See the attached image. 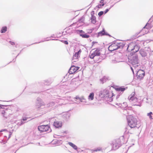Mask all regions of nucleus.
<instances>
[{"instance_id": "obj_22", "label": "nucleus", "mask_w": 153, "mask_h": 153, "mask_svg": "<svg viewBox=\"0 0 153 153\" xmlns=\"http://www.w3.org/2000/svg\"><path fill=\"white\" fill-rule=\"evenodd\" d=\"M68 144L71 146L75 150H76L77 149V146L75 144H74L71 142H69Z\"/></svg>"}, {"instance_id": "obj_49", "label": "nucleus", "mask_w": 153, "mask_h": 153, "mask_svg": "<svg viewBox=\"0 0 153 153\" xmlns=\"http://www.w3.org/2000/svg\"><path fill=\"white\" fill-rule=\"evenodd\" d=\"M66 115H67V116H68V117H69V114H66Z\"/></svg>"}, {"instance_id": "obj_1", "label": "nucleus", "mask_w": 153, "mask_h": 153, "mask_svg": "<svg viewBox=\"0 0 153 153\" xmlns=\"http://www.w3.org/2000/svg\"><path fill=\"white\" fill-rule=\"evenodd\" d=\"M128 59L129 62L132 64L133 67L135 68H137L140 66L139 59L137 55L134 54L129 56L128 58Z\"/></svg>"}, {"instance_id": "obj_44", "label": "nucleus", "mask_w": 153, "mask_h": 153, "mask_svg": "<svg viewBox=\"0 0 153 153\" xmlns=\"http://www.w3.org/2000/svg\"><path fill=\"white\" fill-rule=\"evenodd\" d=\"M4 131H6L7 130L5 129H2L0 131V132H2Z\"/></svg>"}, {"instance_id": "obj_33", "label": "nucleus", "mask_w": 153, "mask_h": 153, "mask_svg": "<svg viewBox=\"0 0 153 153\" xmlns=\"http://www.w3.org/2000/svg\"><path fill=\"white\" fill-rule=\"evenodd\" d=\"M138 50L139 49L137 48H137H135V49L133 51V52L135 53L137 52L138 51Z\"/></svg>"}, {"instance_id": "obj_7", "label": "nucleus", "mask_w": 153, "mask_h": 153, "mask_svg": "<svg viewBox=\"0 0 153 153\" xmlns=\"http://www.w3.org/2000/svg\"><path fill=\"white\" fill-rule=\"evenodd\" d=\"M49 126L48 125H43L38 126V129L41 132H44L49 131L50 129Z\"/></svg>"}, {"instance_id": "obj_15", "label": "nucleus", "mask_w": 153, "mask_h": 153, "mask_svg": "<svg viewBox=\"0 0 153 153\" xmlns=\"http://www.w3.org/2000/svg\"><path fill=\"white\" fill-rule=\"evenodd\" d=\"M139 52L142 57H145L147 56L146 52L143 49H140L139 51Z\"/></svg>"}, {"instance_id": "obj_18", "label": "nucleus", "mask_w": 153, "mask_h": 153, "mask_svg": "<svg viewBox=\"0 0 153 153\" xmlns=\"http://www.w3.org/2000/svg\"><path fill=\"white\" fill-rule=\"evenodd\" d=\"M99 35L101 36L106 35L110 36L109 34H107L105 33L104 29H103L102 31H100L99 33Z\"/></svg>"}, {"instance_id": "obj_46", "label": "nucleus", "mask_w": 153, "mask_h": 153, "mask_svg": "<svg viewBox=\"0 0 153 153\" xmlns=\"http://www.w3.org/2000/svg\"><path fill=\"white\" fill-rule=\"evenodd\" d=\"M119 96H120V95H117V96L116 99H117L118 98H119Z\"/></svg>"}, {"instance_id": "obj_3", "label": "nucleus", "mask_w": 153, "mask_h": 153, "mask_svg": "<svg viewBox=\"0 0 153 153\" xmlns=\"http://www.w3.org/2000/svg\"><path fill=\"white\" fill-rule=\"evenodd\" d=\"M99 95L101 97L109 98L110 99L108 100L110 102L112 101V97L114 96L113 93L111 92H109L107 90L101 91L99 94Z\"/></svg>"}, {"instance_id": "obj_20", "label": "nucleus", "mask_w": 153, "mask_h": 153, "mask_svg": "<svg viewBox=\"0 0 153 153\" xmlns=\"http://www.w3.org/2000/svg\"><path fill=\"white\" fill-rule=\"evenodd\" d=\"M125 89H126L125 88L123 87H120L116 88L117 91L119 92L120 91L121 92L123 91Z\"/></svg>"}, {"instance_id": "obj_11", "label": "nucleus", "mask_w": 153, "mask_h": 153, "mask_svg": "<svg viewBox=\"0 0 153 153\" xmlns=\"http://www.w3.org/2000/svg\"><path fill=\"white\" fill-rule=\"evenodd\" d=\"M79 68L78 67H75L74 66H72L70 69L69 73L70 74H73L78 70Z\"/></svg>"}, {"instance_id": "obj_31", "label": "nucleus", "mask_w": 153, "mask_h": 153, "mask_svg": "<svg viewBox=\"0 0 153 153\" xmlns=\"http://www.w3.org/2000/svg\"><path fill=\"white\" fill-rule=\"evenodd\" d=\"M85 99L83 97H81V100L80 102H85Z\"/></svg>"}, {"instance_id": "obj_35", "label": "nucleus", "mask_w": 153, "mask_h": 153, "mask_svg": "<svg viewBox=\"0 0 153 153\" xmlns=\"http://www.w3.org/2000/svg\"><path fill=\"white\" fill-rule=\"evenodd\" d=\"M109 10V9H106L104 11L105 13V14L107 12H108Z\"/></svg>"}, {"instance_id": "obj_42", "label": "nucleus", "mask_w": 153, "mask_h": 153, "mask_svg": "<svg viewBox=\"0 0 153 153\" xmlns=\"http://www.w3.org/2000/svg\"><path fill=\"white\" fill-rule=\"evenodd\" d=\"M6 113V112L5 111H3L2 112V114H5V113Z\"/></svg>"}, {"instance_id": "obj_32", "label": "nucleus", "mask_w": 153, "mask_h": 153, "mask_svg": "<svg viewBox=\"0 0 153 153\" xmlns=\"http://www.w3.org/2000/svg\"><path fill=\"white\" fill-rule=\"evenodd\" d=\"M103 13H104L103 12L101 11H100V12H99L98 14V15L99 16H101L103 14Z\"/></svg>"}, {"instance_id": "obj_13", "label": "nucleus", "mask_w": 153, "mask_h": 153, "mask_svg": "<svg viewBox=\"0 0 153 153\" xmlns=\"http://www.w3.org/2000/svg\"><path fill=\"white\" fill-rule=\"evenodd\" d=\"M91 22L92 23L94 24L96 22V17L94 16V11H92L91 12Z\"/></svg>"}, {"instance_id": "obj_57", "label": "nucleus", "mask_w": 153, "mask_h": 153, "mask_svg": "<svg viewBox=\"0 0 153 153\" xmlns=\"http://www.w3.org/2000/svg\"><path fill=\"white\" fill-rule=\"evenodd\" d=\"M152 31H153V29L152 30Z\"/></svg>"}, {"instance_id": "obj_37", "label": "nucleus", "mask_w": 153, "mask_h": 153, "mask_svg": "<svg viewBox=\"0 0 153 153\" xmlns=\"http://www.w3.org/2000/svg\"><path fill=\"white\" fill-rule=\"evenodd\" d=\"M117 105H118V106H120V107H121V106H122L123 105L121 104L120 103H119V104H116Z\"/></svg>"}, {"instance_id": "obj_12", "label": "nucleus", "mask_w": 153, "mask_h": 153, "mask_svg": "<svg viewBox=\"0 0 153 153\" xmlns=\"http://www.w3.org/2000/svg\"><path fill=\"white\" fill-rule=\"evenodd\" d=\"M79 35L81 36H82L83 38H87L89 37V36L87 35L86 33H85L84 31H83L82 30H79Z\"/></svg>"}, {"instance_id": "obj_36", "label": "nucleus", "mask_w": 153, "mask_h": 153, "mask_svg": "<svg viewBox=\"0 0 153 153\" xmlns=\"http://www.w3.org/2000/svg\"><path fill=\"white\" fill-rule=\"evenodd\" d=\"M147 23L146 24V25H145V26L143 27V29L142 30H143V29H145L146 28H147L148 27H147Z\"/></svg>"}, {"instance_id": "obj_6", "label": "nucleus", "mask_w": 153, "mask_h": 153, "mask_svg": "<svg viewBox=\"0 0 153 153\" xmlns=\"http://www.w3.org/2000/svg\"><path fill=\"white\" fill-rule=\"evenodd\" d=\"M122 144L119 139L114 142L113 143L112 149L113 150H116L118 149Z\"/></svg>"}, {"instance_id": "obj_51", "label": "nucleus", "mask_w": 153, "mask_h": 153, "mask_svg": "<svg viewBox=\"0 0 153 153\" xmlns=\"http://www.w3.org/2000/svg\"><path fill=\"white\" fill-rule=\"evenodd\" d=\"M62 101H63V100H60V102H62Z\"/></svg>"}, {"instance_id": "obj_9", "label": "nucleus", "mask_w": 153, "mask_h": 153, "mask_svg": "<svg viewBox=\"0 0 153 153\" xmlns=\"http://www.w3.org/2000/svg\"><path fill=\"white\" fill-rule=\"evenodd\" d=\"M145 76V72L143 70H139L137 72L136 76L138 79H140Z\"/></svg>"}, {"instance_id": "obj_43", "label": "nucleus", "mask_w": 153, "mask_h": 153, "mask_svg": "<svg viewBox=\"0 0 153 153\" xmlns=\"http://www.w3.org/2000/svg\"><path fill=\"white\" fill-rule=\"evenodd\" d=\"M4 106L3 105H0V108H2V107H3Z\"/></svg>"}, {"instance_id": "obj_39", "label": "nucleus", "mask_w": 153, "mask_h": 153, "mask_svg": "<svg viewBox=\"0 0 153 153\" xmlns=\"http://www.w3.org/2000/svg\"><path fill=\"white\" fill-rule=\"evenodd\" d=\"M96 7L98 8H100L101 7V6H100V4H99V5L97 6H96Z\"/></svg>"}, {"instance_id": "obj_27", "label": "nucleus", "mask_w": 153, "mask_h": 153, "mask_svg": "<svg viewBox=\"0 0 153 153\" xmlns=\"http://www.w3.org/2000/svg\"><path fill=\"white\" fill-rule=\"evenodd\" d=\"M102 150V149L100 148H98L95 149L93 150L94 152H97L101 151Z\"/></svg>"}, {"instance_id": "obj_30", "label": "nucleus", "mask_w": 153, "mask_h": 153, "mask_svg": "<svg viewBox=\"0 0 153 153\" xmlns=\"http://www.w3.org/2000/svg\"><path fill=\"white\" fill-rule=\"evenodd\" d=\"M72 60L74 62H76L78 61V58H74L73 57Z\"/></svg>"}, {"instance_id": "obj_19", "label": "nucleus", "mask_w": 153, "mask_h": 153, "mask_svg": "<svg viewBox=\"0 0 153 153\" xmlns=\"http://www.w3.org/2000/svg\"><path fill=\"white\" fill-rule=\"evenodd\" d=\"M94 94L93 92L91 93L88 96V99L91 100H93L94 99Z\"/></svg>"}, {"instance_id": "obj_53", "label": "nucleus", "mask_w": 153, "mask_h": 153, "mask_svg": "<svg viewBox=\"0 0 153 153\" xmlns=\"http://www.w3.org/2000/svg\"><path fill=\"white\" fill-rule=\"evenodd\" d=\"M126 103L123 102V104H126Z\"/></svg>"}, {"instance_id": "obj_29", "label": "nucleus", "mask_w": 153, "mask_h": 153, "mask_svg": "<svg viewBox=\"0 0 153 153\" xmlns=\"http://www.w3.org/2000/svg\"><path fill=\"white\" fill-rule=\"evenodd\" d=\"M75 98L77 100V101H76L77 102H79V101L80 102L81 97H79L78 96H76Z\"/></svg>"}, {"instance_id": "obj_26", "label": "nucleus", "mask_w": 153, "mask_h": 153, "mask_svg": "<svg viewBox=\"0 0 153 153\" xmlns=\"http://www.w3.org/2000/svg\"><path fill=\"white\" fill-rule=\"evenodd\" d=\"M89 56L90 58L92 59L94 58V57H96L95 55H94L93 53H91V54L89 55Z\"/></svg>"}, {"instance_id": "obj_10", "label": "nucleus", "mask_w": 153, "mask_h": 153, "mask_svg": "<svg viewBox=\"0 0 153 153\" xmlns=\"http://www.w3.org/2000/svg\"><path fill=\"white\" fill-rule=\"evenodd\" d=\"M137 46H135L133 44H129L127 48V51L129 52L132 51L133 53V51L135 49V48H137Z\"/></svg>"}, {"instance_id": "obj_24", "label": "nucleus", "mask_w": 153, "mask_h": 153, "mask_svg": "<svg viewBox=\"0 0 153 153\" xmlns=\"http://www.w3.org/2000/svg\"><path fill=\"white\" fill-rule=\"evenodd\" d=\"M152 115H153L152 113L151 112H150L148 113L147 114V116H148L149 117V118L150 120H152L153 119L152 116Z\"/></svg>"}, {"instance_id": "obj_48", "label": "nucleus", "mask_w": 153, "mask_h": 153, "mask_svg": "<svg viewBox=\"0 0 153 153\" xmlns=\"http://www.w3.org/2000/svg\"><path fill=\"white\" fill-rule=\"evenodd\" d=\"M11 133H10V134H9V138H10V136H11Z\"/></svg>"}, {"instance_id": "obj_52", "label": "nucleus", "mask_w": 153, "mask_h": 153, "mask_svg": "<svg viewBox=\"0 0 153 153\" xmlns=\"http://www.w3.org/2000/svg\"><path fill=\"white\" fill-rule=\"evenodd\" d=\"M147 59H149V57H147Z\"/></svg>"}, {"instance_id": "obj_23", "label": "nucleus", "mask_w": 153, "mask_h": 153, "mask_svg": "<svg viewBox=\"0 0 153 153\" xmlns=\"http://www.w3.org/2000/svg\"><path fill=\"white\" fill-rule=\"evenodd\" d=\"M108 79V78L105 76H104L102 78L100 79V81L102 82L103 84L104 82H105Z\"/></svg>"}, {"instance_id": "obj_34", "label": "nucleus", "mask_w": 153, "mask_h": 153, "mask_svg": "<svg viewBox=\"0 0 153 153\" xmlns=\"http://www.w3.org/2000/svg\"><path fill=\"white\" fill-rule=\"evenodd\" d=\"M9 42L12 45H15V43L14 42H12L10 41H9Z\"/></svg>"}, {"instance_id": "obj_28", "label": "nucleus", "mask_w": 153, "mask_h": 153, "mask_svg": "<svg viewBox=\"0 0 153 153\" xmlns=\"http://www.w3.org/2000/svg\"><path fill=\"white\" fill-rule=\"evenodd\" d=\"M55 104V103L54 102H51L50 103L48 104V107H51L53 106Z\"/></svg>"}, {"instance_id": "obj_40", "label": "nucleus", "mask_w": 153, "mask_h": 153, "mask_svg": "<svg viewBox=\"0 0 153 153\" xmlns=\"http://www.w3.org/2000/svg\"><path fill=\"white\" fill-rule=\"evenodd\" d=\"M64 43L66 45H68V42L67 41H65Z\"/></svg>"}, {"instance_id": "obj_41", "label": "nucleus", "mask_w": 153, "mask_h": 153, "mask_svg": "<svg viewBox=\"0 0 153 153\" xmlns=\"http://www.w3.org/2000/svg\"><path fill=\"white\" fill-rule=\"evenodd\" d=\"M103 2L104 0H101L100 1V2L101 3H104Z\"/></svg>"}, {"instance_id": "obj_4", "label": "nucleus", "mask_w": 153, "mask_h": 153, "mask_svg": "<svg viewBox=\"0 0 153 153\" xmlns=\"http://www.w3.org/2000/svg\"><path fill=\"white\" fill-rule=\"evenodd\" d=\"M123 46L124 45L122 43L115 42L109 46L108 49L109 51H112L119 48H122Z\"/></svg>"}, {"instance_id": "obj_25", "label": "nucleus", "mask_w": 153, "mask_h": 153, "mask_svg": "<svg viewBox=\"0 0 153 153\" xmlns=\"http://www.w3.org/2000/svg\"><path fill=\"white\" fill-rule=\"evenodd\" d=\"M7 28L6 27H3L1 30V33H5L7 31Z\"/></svg>"}, {"instance_id": "obj_17", "label": "nucleus", "mask_w": 153, "mask_h": 153, "mask_svg": "<svg viewBox=\"0 0 153 153\" xmlns=\"http://www.w3.org/2000/svg\"><path fill=\"white\" fill-rule=\"evenodd\" d=\"M93 53L94 54V55H95L96 57L99 56L100 54V50H99V49L96 50L93 52Z\"/></svg>"}, {"instance_id": "obj_55", "label": "nucleus", "mask_w": 153, "mask_h": 153, "mask_svg": "<svg viewBox=\"0 0 153 153\" xmlns=\"http://www.w3.org/2000/svg\"><path fill=\"white\" fill-rule=\"evenodd\" d=\"M149 54H150V55H151V53H149Z\"/></svg>"}, {"instance_id": "obj_14", "label": "nucleus", "mask_w": 153, "mask_h": 153, "mask_svg": "<svg viewBox=\"0 0 153 153\" xmlns=\"http://www.w3.org/2000/svg\"><path fill=\"white\" fill-rule=\"evenodd\" d=\"M53 126L56 128L61 127L62 126V123L58 121H55L53 123Z\"/></svg>"}, {"instance_id": "obj_45", "label": "nucleus", "mask_w": 153, "mask_h": 153, "mask_svg": "<svg viewBox=\"0 0 153 153\" xmlns=\"http://www.w3.org/2000/svg\"><path fill=\"white\" fill-rule=\"evenodd\" d=\"M65 103H62V104H59V105H65Z\"/></svg>"}, {"instance_id": "obj_8", "label": "nucleus", "mask_w": 153, "mask_h": 153, "mask_svg": "<svg viewBox=\"0 0 153 153\" xmlns=\"http://www.w3.org/2000/svg\"><path fill=\"white\" fill-rule=\"evenodd\" d=\"M45 105V103L42 101L41 99L38 98L37 99L36 106L38 108L41 107V108H43L44 107Z\"/></svg>"}, {"instance_id": "obj_47", "label": "nucleus", "mask_w": 153, "mask_h": 153, "mask_svg": "<svg viewBox=\"0 0 153 153\" xmlns=\"http://www.w3.org/2000/svg\"><path fill=\"white\" fill-rule=\"evenodd\" d=\"M131 70H132V72H133L134 73V71H133V68H132V67H131Z\"/></svg>"}, {"instance_id": "obj_50", "label": "nucleus", "mask_w": 153, "mask_h": 153, "mask_svg": "<svg viewBox=\"0 0 153 153\" xmlns=\"http://www.w3.org/2000/svg\"><path fill=\"white\" fill-rule=\"evenodd\" d=\"M97 43V42H92L93 44H94V43Z\"/></svg>"}, {"instance_id": "obj_54", "label": "nucleus", "mask_w": 153, "mask_h": 153, "mask_svg": "<svg viewBox=\"0 0 153 153\" xmlns=\"http://www.w3.org/2000/svg\"><path fill=\"white\" fill-rule=\"evenodd\" d=\"M116 62H120V61H117Z\"/></svg>"}, {"instance_id": "obj_2", "label": "nucleus", "mask_w": 153, "mask_h": 153, "mask_svg": "<svg viewBox=\"0 0 153 153\" xmlns=\"http://www.w3.org/2000/svg\"><path fill=\"white\" fill-rule=\"evenodd\" d=\"M128 125L131 128H134L136 127L137 121L136 119L131 115L127 117Z\"/></svg>"}, {"instance_id": "obj_38", "label": "nucleus", "mask_w": 153, "mask_h": 153, "mask_svg": "<svg viewBox=\"0 0 153 153\" xmlns=\"http://www.w3.org/2000/svg\"><path fill=\"white\" fill-rule=\"evenodd\" d=\"M105 4L104 3H101V4H100V6H103Z\"/></svg>"}, {"instance_id": "obj_21", "label": "nucleus", "mask_w": 153, "mask_h": 153, "mask_svg": "<svg viewBox=\"0 0 153 153\" xmlns=\"http://www.w3.org/2000/svg\"><path fill=\"white\" fill-rule=\"evenodd\" d=\"M81 50L80 49L79 51L75 53V54L73 55V58H78L79 55L81 52Z\"/></svg>"}, {"instance_id": "obj_16", "label": "nucleus", "mask_w": 153, "mask_h": 153, "mask_svg": "<svg viewBox=\"0 0 153 153\" xmlns=\"http://www.w3.org/2000/svg\"><path fill=\"white\" fill-rule=\"evenodd\" d=\"M27 118L24 117L22 120H21L20 122H19L18 123V125L19 126H21L25 122V121H26L27 120Z\"/></svg>"}, {"instance_id": "obj_5", "label": "nucleus", "mask_w": 153, "mask_h": 153, "mask_svg": "<svg viewBox=\"0 0 153 153\" xmlns=\"http://www.w3.org/2000/svg\"><path fill=\"white\" fill-rule=\"evenodd\" d=\"M135 94L134 92H133L128 97V99L130 102H133L134 103V105L140 106L139 103L138 102V100L137 98L135 96Z\"/></svg>"}, {"instance_id": "obj_56", "label": "nucleus", "mask_w": 153, "mask_h": 153, "mask_svg": "<svg viewBox=\"0 0 153 153\" xmlns=\"http://www.w3.org/2000/svg\"><path fill=\"white\" fill-rule=\"evenodd\" d=\"M3 117H5V116H4V115H3Z\"/></svg>"}]
</instances>
